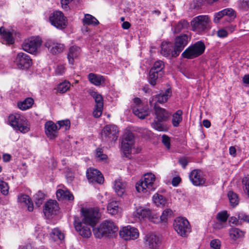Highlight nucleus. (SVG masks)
<instances>
[{
	"instance_id": "1",
	"label": "nucleus",
	"mask_w": 249,
	"mask_h": 249,
	"mask_svg": "<svg viewBox=\"0 0 249 249\" xmlns=\"http://www.w3.org/2000/svg\"><path fill=\"white\" fill-rule=\"evenodd\" d=\"M84 218L82 221L75 220L74 227L79 234L84 238H89L91 235L90 227L98 221L100 217L99 209L97 207L82 210Z\"/></svg>"
},
{
	"instance_id": "2",
	"label": "nucleus",
	"mask_w": 249,
	"mask_h": 249,
	"mask_svg": "<svg viewBox=\"0 0 249 249\" xmlns=\"http://www.w3.org/2000/svg\"><path fill=\"white\" fill-rule=\"evenodd\" d=\"M118 231V227L110 220H106L99 227L93 229L94 235L97 238H101L104 236H111Z\"/></svg>"
},
{
	"instance_id": "3",
	"label": "nucleus",
	"mask_w": 249,
	"mask_h": 249,
	"mask_svg": "<svg viewBox=\"0 0 249 249\" xmlns=\"http://www.w3.org/2000/svg\"><path fill=\"white\" fill-rule=\"evenodd\" d=\"M211 20L208 15H199L191 21L192 30L197 33L207 32L211 28Z\"/></svg>"
},
{
	"instance_id": "4",
	"label": "nucleus",
	"mask_w": 249,
	"mask_h": 249,
	"mask_svg": "<svg viewBox=\"0 0 249 249\" xmlns=\"http://www.w3.org/2000/svg\"><path fill=\"white\" fill-rule=\"evenodd\" d=\"M155 176L152 173L145 174L143 177L136 184V189L139 193H145L150 192L155 190L154 182Z\"/></svg>"
},
{
	"instance_id": "5",
	"label": "nucleus",
	"mask_w": 249,
	"mask_h": 249,
	"mask_svg": "<svg viewBox=\"0 0 249 249\" xmlns=\"http://www.w3.org/2000/svg\"><path fill=\"white\" fill-rule=\"evenodd\" d=\"M205 46L201 41H199L190 45L182 53V57L193 59L201 55L205 51Z\"/></svg>"
},
{
	"instance_id": "6",
	"label": "nucleus",
	"mask_w": 249,
	"mask_h": 249,
	"mask_svg": "<svg viewBox=\"0 0 249 249\" xmlns=\"http://www.w3.org/2000/svg\"><path fill=\"white\" fill-rule=\"evenodd\" d=\"M173 226L177 232L182 237L187 236L188 233L191 231L189 223L187 219L178 217L176 218L174 222Z\"/></svg>"
},
{
	"instance_id": "7",
	"label": "nucleus",
	"mask_w": 249,
	"mask_h": 249,
	"mask_svg": "<svg viewBox=\"0 0 249 249\" xmlns=\"http://www.w3.org/2000/svg\"><path fill=\"white\" fill-rule=\"evenodd\" d=\"M42 44V40L39 37L32 36L25 39L22 45L25 52L32 54L36 53Z\"/></svg>"
},
{
	"instance_id": "8",
	"label": "nucleus",
	"mask_w": 249,
	"mask_h": 249,
	"mask_svg": "<svg viewBox=\"0 0 249 249\" xmlns=\"http://www.w3.org/2000/svg\"><path fill=\"white\" fill-rule=\"evenodd\" d=\"M236 17L235 11L231 8H227L214 14L213 22L217 23L223 18L224 21L231 23L234 20Z\"/></svg>"
},
{
	"instance_id": "9",
	"label": "nucleus",
	"mask_w": 249,
	"mask_h": 249,
	"mask_svg": "<svg viewBox=\"0 0 249 249\" xmlns=\"http://www.w3.org/2000/svg\"><path fill=\"white\" fill-rule=\"evenodd\" d=\"M49 20L51 24L57 29H64L67 25L66 17L60 11H55L52 13L50 16Z\"/></svg>"
},
{
	"instance_id": "10",
	"label": "nucleus",
	"mask_w": 249,
	"mask_h": 249,
	"mask_svg": "<svg viewBox=\"0 0 249 249\" xmlns=\"http://www.w3.org/2000/svg\"><path fill=\"white\" fill-rule=\"evenodd\" d=\"M118 129L114 124L105 125L102 131V138L107 142L116 141L118 137Z\"/></svg>"
},
{
	"instance_id": "11",
	"label": "nucleus",
	"mask_w": 249,
	"mask_h": 249,
	"mask_svg": "<svg viewBox=\"0 0 249 249\" xmlns=\"http://www.w3.org/2000/svg\"><path fill=\"white\" fill-rule=\"evenodd\" d=\"M191 39V36L188 34H182L176 36L174 40V53L179 55L184 48L187 45Z\"/></svg>"
},
{
	"instance_id": "12",
	"label": "nucleus",
	"mask_w": 249,
	"mask_h": 249,
	"mask_svg": "<svg viewBox=\"0 0 249 249\" xmlns=\"http://www.w3.org/2000/svg\"><path fill=\"white\" fill-rule=\"evenodd\" d=\"M133 215L140 220L144 218H148L153 223L159 222L158 217L156 215L153 214L149 209L142 207H137L136 210L133 213Z\"/></svg>"
},
{
	"instance_id": "13",
	"label": "nucleus",
	"mask_w": 249,
	"mask_h": 249,
	"mask_svg": "<svg viewBox=\"0 0 249 249\" xmlns=\"http://www.w3.org/2000/svg\"><path fill=\"white\" fill-rule=\"evenodd\" d=\"M134 143V136L130 131L125 132L123 136L122 142V150L125 157H128V155L131 152V148Z\"/></svg>"
},
{
	"instance_id": "14",
	"label": "nucleus",
	"mask_w": 249,
	"mask_h": 249,
	"mask_svg": "<svg viewBox=\"0 0 249 249\" xmlns=\"http://www.w3.org/2000/svg\"><path fill=\"white\" fill-rule=\"evenodd\" d=\"M120 235L125 240H135L139 237V232L137 228L128 225L122 228Z\"/></svg>"
},
{
	"instance_id": "15",
	"label": "nucleus",
	"mask_w": 249,
	"mask_h": 249,
	"mask_svg": "<svg viewBox=\"0 0 249 249\" xmlns=\"http://www.w3.org/2000/svg\"><path fill=\"white\" fill-rule=\"evenodd\" d=\"M189 178L195 186H202L206 182L203 172L199 169H194L189 174Z\"/></svg>"
},
{
	"instance_id": "16",
	"label": "nucleus",
	"mask_w": 249,
	"mask_h": 249,
	"mask_svg": "<svg viewBox=\"0 0 249 249\" xmlns=\"http://www.w3.org/2000/svg\"><path fill=\"white\" fill-rule=\"evenodd\" d=\"M15 63L19 69H27L31 65L32 60L28 54L19 53L16 58Z\"/></svg>"
},
{
	"instance_id": "17",
	"label": "nucleus",
	"mask_w": 249,
	"mask_h": 249,
	"mask_svg": "<svg viewBox=\"0 0 249 249\" xmlns=\"http://www.w3.org/2000/svg\"><path fill=\"white\" fill-rule=\"evenodd\" d=\"M86 176L89 182H95L99 184H102L104 182V177L97 169L91 168L88 169L86 172Z\"/></svg>"
},
{
	"instance_id": "18",
	"label": "nucleus",
	"mask_w": 249,
	"mask_h": 249,
	"mask_svg": "<svg viewBox=\"0 0 249 249\" xmlns=\"http://www.w3.org/2000/svg\"><path fill=\"white\" fill-rule=\"evenodd\" d=\"M160 53L163 56L170 59L178 56L176 55L174 53V46L171 42H162L161 45Z\"/></svg>"
},
{
	"instance_id": "19",
	"label": "nucleus",
	"mask_w": 249,
	"mask_h": 249,
	"mask_svg": "<svg viewBox=\"0 0 249 249\" xmlns=\"http://www.w3.org/2000/svg\"><path fill=\"white\" fill-rule=\"evenodd\" d=\"M44 46L48 48L49 51L52 54L59 53L63 52L64 46L63 44L58 43L52 39L47 40Z\"/></svg>"
},
{
	"instance_id": "20",
	"label": "nucleus",
	"mask_w": 249,
	"mask_h": 249,
	"mask_svg": "<svg viewBox=\"0 0 249 249\" xmlns=\"http://www.w3.org/2000/svg\"><path fill=\"white\" fill-rule=\"evenodd\" d=\"M58 210L59 206L57 201L50 200L45 203L43 212L45 216L49 217L52 214H56Z\"/></svg>"
},
{
	"instance_id": "21",
	"label": "nucleus",
	"mask_w": 249,
	"mask_h": 249,
	"mask_svg": "<svg viewBox=\"0 0 249 249\" xmlns=\"http://www.w3.org/2000/svg\"><path fill=\"white\" fill-rule=\"evenodd\" d=\"M172 92L170 88L166 89L165 92H161L159 94L152 97V100H150L151 104L154 101H156L160 104H163L167 101L172 96Z\"/></svg>"
},
{
	"instance_id": "22",
	"label": "nucleus",
	"mask_w": 249,
	"mask_h": 249,
	"mask_svg": "<svg viewBox=\"0 0 249 249\" xmlns=\"http://www.w3.org/2000/svg\"><path fill=\"white\" fill-rule=\"evenodd\" d=\"M45 133L50 139H55L57 135L58 126L52 121H48L45 124Z\"/></svg>"
},
{
	"instance_id": "23",
	"label": "nucleus",
	"mask_w": 249,
	"mask_h": 249,
	"mask_svg": "<svg viewBox=\"0 0 249 249\" xmlns=\"http://www.w3.org/2000/svg\"><path fill=\"white\" fill-rule=\"evenodd\" d=\"M145 244L151 249H156L161 243L160 238L153 234L147 235L145 238Z\"/></svg>"
},
{
	"instance_id": "24",
	"label": "nucleus",
	"mask_w": 249,
	"mask_h": 249,
	"mask_svg": "<svg viewBox=\"0 0 249 249\" xmlns=\"http://www.w3.org/2000/svg\"><path fill=\"white\" fill-rule=\"evenodd\" d=\"M10 124L15 129L19 124L25 123L26 119L23 115L19 114H11L8 117Z\"/></svg>"
},
{
	"instance_id": "25",
	"label": "nucleus",
	"mask_w": 249,
	"mask_h": 249,
	"mask_svg": "<svg viewBox=\"0 0 249 249\" xmlns=\"http://www.w3.org/2000/svg\"><path fill=\"white\" fill-rule=\"evenodd\" d=\"M154 109L156 115V118L159 122H166L169 117V113L164 109L156 105L154 106Z\"/></svg>"
},
{
	"instance_id": "26",
	"label": "nucleus",
	"mask_w": 249,
	"mask_h": 249,
	"mask_svg": "<svg viewBox=\"0 0 249 249\" xmlns=\"http://www.w3.org/2000/svg\"><path fill=\"white\" fill-rule=\"evenodd\" d=\"M80 54V48L76 46H71L68 53V59L70 64L74 63V59L76 58Z\"/></svg>"
},
{
	"instance_id": "27",
	"label": "nucleus",
	"mask_w": 249,
	"mask_h": 249,
	"mask_svg": "<svg viewBox=\"0 0 249 249\" xmlns=\"http://www.w3.org/2000/svg\"><path fill=\"white\" fill-rule=\"evenodd\" d=\"M133 112L136 116L141 119H144L149 113L148 108L147 107H143V106L141 107H133Z\"/></svg>"
},
{
	"instance_id": "28",
	"label": "nucleus",
	"mask_w": 249,
	"mask_h": 249,
	"mask_svg": "<svg viewBox=\"0 0 249 249\" xmlns=\"http://www.w3.org/2000/svg\"><path fill=\"white\" fill-rule=\"evenodd\" d=\"M88 78L91 83L97 86H99L105 82V78L103 76L93 73L89 74Z\"/></svg>"
},
{
	"instance_id": "29",
	"label": "nucleus",
	"mask_w": 249,
	"mask_h": 249,
	"mask_svg": "<svg viewBox=\"0 0 249 249\" xmlns=\"http://www.w3.org/2000/svg\"><path fill=\"white\" fill-rule=\"evenodd\" d=\"M56 195L58 200L65 199L71 201L74 199L72 194L69 190L59 189L56 191Z\"/></svg>"
},
{
	"instance_id": "30",
	"label": "nucleus",
	"mask_w": 249,
	"mask_h": 249,
	"mask_svg": "<svg viewBox=\"0 0 249 249\" xmlns=\"http://www.w3.org/2000/svg\"><path fill=\"white\" fill-rule=\"evenodd\" d=\"M126 184L121 180L118 179L114 181V189L117 195L122 196L125 192Z\"/></svg>"
},
{
	"instance_id": "31",
	"label": "nucleus",
	"mask_w": 249,
	"mask_h": 249,
	"mask_svg": "<svg viewBox=\"0 0 249 249\" xmlns=\"http://www.w3.org/2000/svg\"><path fill=\"white\" fill-rule=\"evenodd\" d=\"M107 210L108 213L112 215L120 213L121 209L119 206V202L113 200L109 202L107 206Z\"/></svg>"
},
{
	"instance_id": "32",
	"label": "nucleus",
	"mask_w": 249,
	"mask_h": 249,
	"mask_svg": "<svg viewBox=\"0 0 249 249\" xmlns=\"http://www.w3.org/2000/svg\"><path fill=\"white\" fill-rule=\"evenodd\" d=\"M18 201L20 203H24L28 207L29 212H32L34 210L33 204L30 197L24 194H21L18 196Z\"/></svg>"
},
{
	"instance_id": "33",
	"label": "nucleus",
	"mask_w": 249,
	"mask_h": 249,
	"mask_svg": "<svg viewBox=\"0 0 249 249\" xmlns=\"http://www.w3.org/2000/svg\"><path fill=\"white\" fill-rule=\"evenodd\" d=\"M0 34L6 44H12L14 43L12 34L6 31L2 27L0 28Z\"/></svg>"
},
{
	"instance_id": "34",
	"label": "nucleus",
	"mask_w": 249,
	"mask_h": 249,
	"mask_svg": "<svg viewBox=\"0 0 249 249\" xmlns=\"http://www.w3.org/2000/svg\"><path fill=\"white\" fill-rule=\"evenodd\" d=\"M189 27V23L185 20H181L178 21L174 26L173 32L178 34L184 30H186Z\"/></svg>"
},
{
	"instance_id": "35",
	"label": "nucleus",
	"mask_w": 249,
	"mask_h": 249,
	"mask_svg": "<svg viewBox=\"0 0 249 249\" xmlns=\"http://www.w3.org/2000/svg\"><path fill=\"white\" fill-rule=\"evenodd\" d=\"M34 102L33 98L28 97L23 101L18 102V107L22 110H26L32 107Z\"/></svg>"
},
{
	"instance_id": "36",
	"label": "nucleus",
	"mask_w": 249,
	"mask_h": 249,
	"mask_svg": "<svg viewBox=\"0 0 249 249\" xmlns=\"http://www.w3.org/2000/svg\"><path fill=\"white\" fill-rule=\"evenodd\" d=\"M183 112L181 110H178L172 115V123L174 127H178L182 121Z\"/></svg>"
},
{
	"instance_id": "37",
	"label": "nucleus",
	"mask_w": 249,
	"mask_h": 249,
	"mask_svg": "<svg viewBox=\"0 0 249 249\" xmlns=\"http://www.w3.org/2000/svg\"><path fill=\"white\" fill-rule=\"evenodd\" d=\"M229 234L231 238L236 240L238 238H241L244 236V232L240 229L232 227L230 229L229 231Z\"/></svg>"
},
{
	"instance_id": "38",
	"label": "nucleus",
	"mask_w": 249,
	"mask_h": 249,
	"mask_svg": "<svg viewBox=\"0 0 249 249\" xmlns=\"http://www.w3.org/2000/svg\"><path fill=\"white\" fill-rule=\"evenodd\" d=\"M83 22L84 24L93 25L94 26L97 25L99 24L98 20L94 17L89 14H86L85 15Z\"/></svg>"
},
{
	"instance_id": "39",
	"label": "nucleus",
	"mask_w": 249,
	"mask_h": 249,
	"mask_svg": "<svg viewBox=\"0 0 249 249\" xmlns=\"http://www.w3.org/2000/svg\"><path fill=\"white\" fill-rule=\"evenodd\" d=\"M162 76V73H158L150 69L148 78L149 83L152 86H155L156 84L157 79Z\"/></svg>"
},
{
	"instance_id": "40",
	"label": "nucleus",
	"mask_w": 249,
	"mask_h": 249,
	"mask_svg": "<svg viewBox=\"0 0 249 249\" xmlns=\"http://www.w3.org/2000/svg\"><path fill=\"white\" fill-rule=\"evenodd\" d=\"M50 237L54 241L58 240H62L64 239V234L57 228L52 230L50 233Z\"/></svg>"
},
{
	"instance_id": "41",
	"label": "nucleus",
	"mask_w": 249,
	"mask_h": 249,
	"mask_svg": "<svg viewBox=\"0 0 249 249\" xmlns=\"http://www.w3.org/2000/svg\"><path fill=\"white\" fill-rule=\"evenodd\" d=\"M71 86V84L67 80L59 83L57 87V90L60 93H64L67 92Z\"/></svg>"
},
{
	"instance_id": "42",
	"label": "nucleus",
	"mask_w": 249,
	"mask_h": 249,
	"mask_svg": "<svg viewBox=\"0 0 249 249\" xmlns=\"http://www.w3.org/2000/svg\"><path fill=\"white\" fill-rule=\"evenodd\" d=\"M89 93L94 98L96 106H103V98L100 94L94 90H90Z\"/></svg>"
},
{
	"instance_id": "43",
	"label": "nucleus",
	"mask_w": 249,
	"mask_h": 249,
	"mask_svg": "<svg viewBox=\"0 0 249 249\" xmlns=\"http://www.w3.org/2000/svg\"><path fill=\"white\" fill-rule=\"evenodd\" d=\"M228 196L231 206L233 207L236 206L239 203V199L237 195L232 191H229Z\"/></svg>"
},
{
	"instance_id": "44",
	"label": "nucleus",
	"mask_w": 249,
	"mask_h": 249,
	"mask_svg": "<svg viewBox=\"0 0 249 249\" xmlns=\"http://www.w3.org/2000/svg\"><path fill=\"white\" fill-rule=\"evenodd\" d=\"M45 198V194L41 191H39L34 196V200L36 205L37 207H39L43 203Z\"/></svg>"
},
{
	"instance_id": "45",
	"label": "nucleus",
	"mask_w": 249,
	"mask_h": 249,
	"mask_svg": "<svg viewBox=\"0 0 249 249\" xmlns=\"http://www.w3.org/2000/svg\"><path fill=\"white\" fill-rule=\"evenodd\" d=\"M164 67V63L163 61L159 60L156 61L153 67L151 69V70L156 71V72L158 73H162V74H163V69Z\"/></svg>"
},
{
	"instance_id": "46",
	"label": "nucleus",
	"mask_w": 249,
	"mask_h": 249,
	"mask_svg": "<svg viewBox=\"0 0 249 249\" xmlns=\"http://www.w3.org/2000/svg\"><path fill=\"white\" fill-rule=\"evenodd\" d=\"M153 199L154 203L157 206H163L166 203L165 198L161 195L156 194L154 195Z\"/></svg>"
},
{
	"instance_id": "47",
	"label": "nucleus",
	"mask_w": 249,
	"mask_h": 249,
	"mask_svg": "<svg viewBox=\"0 0 249 249\" xmlns=\"http://www.w3.org/2000/svg\"><path fill=\"white\" fill-rule=\"evenodd\" d=\"M152 127L159 131H166L167 129L160 122L155 121L152 124Z\"/></svg>"
},
{
	"instance_id": "48",
	"label": "nucleus",
	"mask_w": 249,
	"mask_h": 249,
	"mask_svg": "<svg viewBox=\"0 0 249 249\" xmlns=\"http://www.w3.org/2000/svg\"><path fill=\"white\" fill-rule=\"evenodd\" d=\"M0 190L3 195H7L9 192V186L6 182L0 180Z\"/></svg>"
},
{
	"instance_id": "49",
	"label": "nucleus",
	"mask_w": 249,
	"mask_h": 249,
	"mask_svg": "<svg viewBox=\"0 0 249 249\" xmlns=\"http://www.w3.org/2000/svg\"><path fill=\"white\" fill-rule=\"evenodd\" d=\"M173 213V212L171 210L169 209H166L164 210L162 214L160 216V219H159V221L160 220L162 222H165L167 220L168 217L170 215H171Z\"/></svg>"
},
{
	"instance_id": "50",
	"label": "nucleus",
	"mask_w": 249,
	"mask_h": 249,
	"mask_svg": "<svg viewBox=\"0 0 249 249\" xmlns=\"http://www.w3.org/2000/svg\"><path fill=\"white\" fill-rule=\"evenodd\" d=\"M238 7L243 11L249 9V0H241L238 1Z\"/></svg>"
},
{
	"instance_id": "51",
	"label": "nucleus",
	"mask_w": 249,
	"mask_h": 249,
	"mask_svg": "<svg viewBox=\"0 0 249 249\" xmlns=\"http://www.w3.org/2000/svg\"><path fill=\"white\" fill-rule=\"evenodd\" d=\"M95 156L100 160H104L107 158V156L104 154L102 149L100 148H98L96 149Z\"/></svg>"
},
{
	"instance_id": "52",
	"label": "nucleus",
	"mask_w": 249,
	"mask_h": 249,
	"mask_svg": "<svg viewBox=\"0 0 249 249\" xmlns=\"http://www.w3.org/2000/svg\"><path fill=\"white\" fill-rule=\"evenodd\" d=\"M228 213L227 211H223L218 213L217 214V218L218 221L222 222H225L228 219Z\"/></svg>"
},
{
	"instance_id": "53",
	"label": "nucleus",
	"mask_w": 249,
	"mask_h": 249,
	"mask_svg": "<svg viewBox=\"0 0 249 249\" xmlns=\"http://www.w3.org/2000/svg\"><path fill=\"white\" fill-rule=\"evenodd\" d=\"M103 109V106H98L95 105V108L93 111V115L95 118L100 117L102 114Z\"/></svg>"
},
{
	"instance_id": "54",
	"label": "nucleus",
	"mask_w": 249,
	"mask_h": 249,
	"mask_svg": "<svg viewBox=\"0 0 249 249\" xmlns=\"http://www.w3.org/2000/svg\"><path fill=\"white\" fill-rule=\"evenodd\" d=\"M59 126H58V128L59 129L63 126H65V130H68L70 127V121L69 120L59 121L57 122Z\"/></svg>"
},
{
	"instance_id": "55",
	"label": "nucleus",
	"mask_w": 249,
	"mask_h": 249,
	"mask_svg": "<svg viewBox=\"0 0 249 249\" xmlns=\"http://www.w3.org/2000/svg\"><path fill=\"white\" fill-rule=\"evenodd\" d=\"M210 245L212 249H220L221 241L217 239H213L211 241Z\"/></svg>"
},
{
	"instance_id": "56",
	"label": "nucleus",
	"mask_w": 249,
	"mask_h": 249,
	"mask_svg": "<svg viewBox=\"0 0 249 249\" xmlns=\"http://www.w3.org/2000/svg\"><path fill=\"white\" fill-rule=\"evenodd\" d=\"M26 124V122L25 123H21V124H19L18 127H16L15 129L17 130H18L23 133L28 132L29 131L30 128L28 126L25 125Z\"/></svg>"
},
{
	"instance_id": "57",
	"label": "nucleus",
	"mask_w": 249,
	"mask_h": 249,
	"mask_svg": "<svg viewBox=\"0 0 249 249\" xmlns=\"http://www.w3.org/2000/svg\"><path fill=\"white\" fill-rule=\"evenodd\" d=\"M162 142L167 149H170L171 146L170 139L168 136L166 135L162 136Z\"/></svg>"
},
{
	"instance_id": "58",
	"label": "nucleus",
	"mask_w": 249,
	"mask_h": 249,
	"mask_svg": "<svg viewBox=\"0 0 249 249\" xmlns=\"http://www.w3.org/2000/svg\"><path fill=\"white\" fill-rule=\"evenodd\" d=\"M65 71V66L63 65H58L55 70L56 75H62Z\"/></svg>"
},
{
	"instance_id": "59",
	"label": "nucleus",
	"mask_w": 249,
	"mask_h": 249,
	"mask_svg": "<svg viewBox=\"0 0 249 249\" xmlns=\"http://www.w3.org/2000/svg\"><path fill=\"white\" fill-rule=\"evenodd\" d=\"M217 35L220 38L226 37L228 35V31L226 29H221L217 31Z\"/></svg>"
},
{
	"instance_id": "60",
	"label": "nucleus",
	"mask_w": 249,
	"mask_h": 249,
	"mask_svg": "<svg viewBox=\"0 0 249 249\" xmlns=\"http://www.w3.org/2000/svg\"><path fill=\"white\" fill-rule=\"evenodd\" d=\"M181 178L179 176L173 178L172 180V185L174 187L178 186L181 182Z\"/></svg>"
},
{
	"instance_id": "61",
	"label": "nucleus",
	"mask_w": 249,
	"mask_h": 249,
	"mask_svg": "<svg viewBox=\"0 0 249 249\" xmlns=\"http://www.w3.org/2000/svg\"><path fill=\"white\" fill-rule=\"evenodd\" d=\"M142 106V102L140 98H135L133 99V104L132 105V107H141Z\"/></svg>"
},
{
	"instance_id": "62",
	"label": "nucleus",
	"mask_w": 249,
	"mask_h": 249,
	"mask_svg": "<svg viewBox=\"0 0 249 249\" xmlns=\"http://www.w3.org/2000/svg\"><path fill=\"white\" fill-rule=\"evenodd\" d=\"M238 218L239 219L249 222V215H246L244 213H240L238 215Z\"/></svg>"
},
{
	"instance_id": "63",
	"label": "nucleus",
	"mask_w": 249,
	"mask_h": 249,
	"mask_svg": "<svg viewBox=\"0 0 249 249\" xmlns=\"http://www.w3.org/2000/svg\"><path fill=\"white\" fill-rule=\"evenodd\" d=\"M178 162L183 168H186L188 163L187 160L185 158L180 159L178 160Z\"/></svg>"
},
{
	"instance_id": "64",
	"label": "nucleus",
	"mask_w": 249,
	"mask_h": 249,
	"mask_svg": "<svg viewBox=\"0 0 249 249\" xmlns=\"http://www.w3.org/2000/svg\"><path fill=\"white\" fill-rule=\"evenodd\" d=\"M73 0H61V3L63 8H67L68 4L72 2Z\"/></svg>"
}]
</instances>
